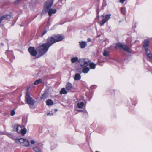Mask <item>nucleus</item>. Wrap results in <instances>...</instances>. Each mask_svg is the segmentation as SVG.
<instances>
[{"instance_id":"nucleus-1","label":"nucleus","mask_w":152,"mask_h":152,"mask_svg":"<svg viewBox=\"0 0 152 152\" xmlns=\"http://www.w3.org/2000/svg\"><path fill=\"white\" fill-rule=\"evenodd\" d=\"M46 41V43L39 45L37 48L38 52H43V54H45L48 51L49 48L53 44L52 41L50 40L48 37L47 38Z\"/></svg>"},{"instance_id":"nucleus-2","label":"nucleus","mask_w":152,"mask_h":152,"mask_svg":"<svg viewBox=\"0 0 152 152\" xmlns=\"http://www.w3.org/2000/svg\"><path fill=\"white\" fill-rule=\"evenodd\" d=\"M49 39L54 44L56 42L62 41L64 39V36L62 34H56L48 37Z\"/></svg>"},{"instance_id":"nucleus-3","label":"nucleus","mask_w":152,"mask_h":152,"mask_svg":"<svg viewBox=\"0 0 152 152\" xmlns=\"http://www.w3.org/2000/svg\"><path fill=\"white\" fill-rule=\"evenodd\" d=\"M32 86L30 85L26 89L25 96V101L26 103L29 105H33L35 104L34 100L31 97L29 94L28 91L30 89H31Z\"/></svg>"},{"instance_id":"nucleus-4","label":"nucleus","mask_w":152,"mask_h":152,"mask_svg":"<svg viewBox=\"0 0 152 152\" xmlns=\"http://www.w3.org/2000/svg\"><path fill=\"white\" fill-rule=\"evenodd\" d=\"M115 48V49L119 48L120 49H122L125 51L131 53L130 49L129 47L126 45L123 44L120 42L116 43Z\"/></svg>"},{"instance_id":"nucleus-5","label":"nucleus","mask_w":152,"mask_h":152,"mask_svg":"<svg viewBox=\"0 0 152 152\" xmlns=\"http://www.w3.org/2000/svg\"><path fill=\"white\" fill-rule=\"evenodd\" d=\"M111 15V14H106L105 15H104V14L102 15L101 17L102 19L100 22V26H104V23L107 21L110 18Z\"/></svg>"},{"instance_id":"nucleus-6","label":"nucleus","mask_w":152,"mask_h":152,"mask_svg":"<svg viewBox=\"0 0 152 152\" xmlns=\"http://www.w3.org/2000/svg\"><path fill=\"white\" fill-rule=\"evenodd\" d=\"M54 0H47L44 3V9L45 12H47L48 10L50 9L53 2Z\"/></svg>"},{"instance_id":"nucleus-7","label":"nucleus","mask_w":152,"mask_h":152,"mask_svg":"<svg viewBox=\"0 0 152 152\" xmlns=\"http://www.w3.org/2000/svg\"><path fill=\"white\" fill-rule=\"evenodd\" d=\"M90 61L88 59H80L79 61V62L81 67H83L85 66H88L89 62Z\"/></svg>"},{"instance_id":"nucleus-8","label":"nucleus","mask_w":152,"mask_h":152,"mask_svg":"<svg viewBox=\"0 0 152 152\" xmlns=\"http://www.w3.org/2000/svg\"><path fill=\"white\" fill-rule=\"evenodd\" d=\"M28 50L31 56H35L37 54V51L34 47H30L28 49Z\"/></svg>"},{"instance_id":"nucleus-9","label":"nucleus","mask_w":152,"mask_h":152,"mask_svg":"<svg viewBox=\"0 0 152 152\" xmlns=\"http://www.w3.org/2000/svg\"><path fill=\"white\" fill-rule=\"evenodd\" d=\"M150 41L148 39H145L142 42V46L145 50H149L148 48Z\"/></svg>"},{"instance_id":"nucleus-10","label":"nucleus","mask_w":152,"mask_h":152,"mask_svg":"<svg viewBox=\"0 0 152 152\" xmlns=\"http://www.w3.org/2000/svg\"><path fill=\"white\" fill-rule=\"evenodd\" d=\"M6 53H7V57L9 58L10 61L11 62L12 61V60L15 59V57L14 56L13 52L12 51H7Z\"/></svg>"},{"instance_id":"nucleus-11","label":"nucleus","mask_w":152,"mask_h":152,"mask_svg":"<svg viewBox=\"0 0 152 152\" xmlns=\"http://www.w3.org/2000/svg\"><path fill=\"white\" fill-rule=\"evenodd\" d=\"M145 54L146 56L151 60H152V54L150 50L145 51Z\"/></svg>"},{"instance_id":"nucleus-12","label":"nucleus","mask_w":152,"mask_h":152,"mask_svg":"<svg viewBox=\"0 0 152 152\" xmlns=\"http://www.w3.org/2000/svg\"><path fill=\"white\" fill-rule=\"evenodd\" d=\"M56 11L57 10L55 9H52L50 8L47 11V12H48L49 15L50 16L52 15L53 14L55 13Z\"/></svg>"},{"instance_id":"nucleus-13","label":"nucleus","mask_w":152,"mask_h":152,"mask_svg":"<svg viewBox=\"0 0 152 152\" xmlns=\"http://www.w3.org/2000/svg\"><path fill=\"white\" fill-rule=\"evenodd\" d=\"M88 66H85L83 67H82L83 69L82 70V73L85 74L87 73L90 70V68Z\"/></svg>"},{"instance_id":"nucleus-14","label":"nucleus","mask_w":152,"mask_h":152,"mask_svg":"<svg viewBox=\"0 0 152 152\" xmlns=\"http://www.w3.org/2000/svg\"><path fill=\"white\" fill-rule=\"evenodd\" d=\"M12 127L13 129V130L17 132L18 133H19V131H18V129L19 127L21 129V126L20 125H18L17 124H15L14 125L12 126Z\"/></svg>"},{"instance_id":"nucleus-15","label":"nucleus","mask_w":152,"mask_h":152,"mask_svg":"<svg viewBox=\"0 0 152 152\" xmlns=\"http://www.w3.org/2000/svg\"><path fill=\"white\" fill-rule=\"evenodd\" d=\"M74 79L75 80L78 81L81 78V76L80 73H76L75 74L74 77Z\"/></svg>"},{"instance_id":"nucleus-16","label":"nucleus","mask_w":152,"mask_h":152,"mask_svg":"<svg viewBox=\"0 0 152 152\" xmlns=\"http://www.w3.org/2000/svg\"><path fill=\"white\" fill-rule=\"evenodd\" d=\"M73 86L72 83L69 82H68L66 85V88L67 90L69 91L72 89Z\"/></svg>"},{"instance_id":"nucleus-17","label":"nucleus","mask_w":152,"mask_h":152,"mask_svg":"<svg viewBox=\"0 0 152 152\" xmlns=\"http://www.w3.org/2000/svg\"><path fill=\"white\" fill-rule=\"evenodd\" d=\"M80 47L82 49L84 48L87 45V43L86 41H81L79 42Z\"/></svg>"},{"instance_id":"nucleus-18","label":"nucleus","mask_w":152,"mask_h":152,"mask_svg":"<svg viewBox=\"0 0 152 152\" xmlns=\"http://www.w3.org/2000/svg\"><path fill=\"white\" fill-rule=\"evenodd\" d=\"M100 11V9L99 8V5H98L97 7V8L96 9V15L97 16L96 17V18L95 19L96 20H99V13Z\"/></svg>"},{"instance_id":"nucleus-19","label":"nucleus","mask_w":152,"mask_h":152,"mask_svg":"<svg viewBox=\"0 0 152 152\" xmlns=\"http://www.w3.org/2000/svg\"><path fill=\"white\" fill-rule=\"evenodd\" d=\"M20 131H19V134L21 133L22 135L24 136L26 133L27 132V129L25 128L22 129L21 127V129Z\"/></svg>"},{"instance_id":"nucleus-20","label":"nucleus","mask_w":152,"mask_h":152,"mask_svg":"<svg viewBox=\"0 0 152 152\" xmlns=\"http://www.w3.org/2000/svg\"><path fill=\"white\" fill-rule=\"evenodd\" d=\"M46 104L48 106H52L53 104V101L51 99H48L46 101Z\"/></svg>"},{"instance_id":"nucleus-21","label":"nucleus","mask_w":152,"mask_h":152,"mask_svg":"<svg viewBox=\"0 0 152 152\" xmlns=\"http://www.w3.org/2000/svg\"><path fill=\"white\" fill-rule=\"evenodd\" d=\"M3 19L8 20L10 19L11 16L10 15H5L2 16Z\"/></svg>"},{"instance_id":"nucleus-22","label":"nucleus","mask_w":152,"mask_h":152,"mask_svg":"<svg viewBox=\"0 0 152 152\" xmlns=\"http://www.w3.org/2000/svg\"><path fill=\"white\" fill-rule=\"evenodd\" d=\"M67 93V91L66 90L65 88H62L60 91V94L61 95L63 94H66Z\"/></svg>"},{"instance_id":"nucleus-23","label":"nucleus","mask_w":152,"mask_h":152,"mask_svg":"<svg viewBox=\"0 0 152 152\" xmlns=\"http://www.w3.org/2000/svg\"><path fill=\"white\" fill-rule=\"evenodd\" d=\"M89 65L90 69H94L96 68V64L92 62L89 63Z\"/></svg>"},{"instance_id":"nucleus-24","label":"nucleus","mask_w":152,"mask_h":152,"mask_svg":"<svg viewBox=\"0 0 152 152\" xmlns=\"http://www.w3.org/2000/svg\"><path fill=\"white\" fill-rule=\"evenodd\" d=\"M84 105V103L83 102H80L77 103V107L79 108H82Z\"/></svg>"},{"instance_id":"nucleus-25","label":"nucleus","mask_w":152,"mask_h":152,"mask_svg":"<svg viewBox=\"0 0 152 152\" xmlns=\"http://www.w3.org/2000/svg\"><path fill=\"white\" fill-rule=\"evenodd\" d=\"M71 60V62L73 63H75L78 61H79L78 58L76 57L72 58Z\"/></svg>"},{"instance_id":"nucleus-26","label":"nucleus","mask_w":152,"mask_h":152,"mask_svg":"<svg viewBox=\"0 0 152 152\" xmlns=\"http://www.w3.org/2000/svg\"><path fill=\"white\" fill-rule=\"evenodd\" d=\"M42 80L41 79H39L36 80L34 82L33 84L36 85L41 83H42Z\"/></svg>"},{"instance_id":"nucleus-27","label":"nucleus","mask_w":152,"mask_h":152,"mask_svg":"<svg viewBox=\"0 0 152 152\" xmlns=\"http://www.w3.org/2000/svg\"><path fill=\"white\" fill-rule=\"evenodd\" d=\"M25 139L23 138H17L15 140L16 142H19L20 143H23L24 142V141H25Z\"/></svg>"},{"instance_id":"nucleus-28","label":"nucleus","mask_w":152,"mask_h":152,"mask_svg":"<svg viewBox=\"0 0 152 152\" xmlns=\"http://www.w3.org/2000/svg\"><path fill=\"white\" fill-rule=\"evenodd\" d=\"M25 140L24 141V142L23 143L24 145L26 147H28L29 146L30 143L29 141L26 139H25Z\"/></svg>"},{"instance_id":"nucleus-29","label":"nucleus","mask_w":152,"mask_h":152,"mask_svg":"<svg viewBox=\"0 0 152 152\" xmlns=\"http://www.w3.org/2000/svg\"><path fill=\"white\" fill-rule=\"evenodd\" d=\"M121 11L124 15H126V9L125 7H121Z\"/></svg>"},{"instance_id":"nucleus-30","label":"nucleus","mask_w":152,"mask_h":152,"mask_svg":"<svg viewBox=\"0 0 152 152\" xmlns=\"http://www.w3.org/2000/svg\"><path fill=\"white\" fill-rule=\"evenodd\" d=\"M131 100L132 102V104L135 106L136 104V102L137 101L136 98H134L133 99L131 98Z\"/></svg>"},{"instance_id":"nucleus-31","label":"nucleus","mask_w":152,"mask_h":152,"mask_svg":"<svg viewBox=\"0 0 152 152\" xmlns=\"http://www.w3.org/2000/svg\"><path fill=\"white\" fill-rule=\"evenodd\" d=\"M33 149L36 152H42L41 150L37 147L34 148Z\"/></svg>"},{"instance_id":"nucleus-32","label":"nucleus","mask_w":152,"mask_h":152,"mask_svg":"<svg viewBox=\"0 0 152 152\" xmlns=\"http://www.w3.org/2000/svg\"><path fill=\"white\" fill-rule=\"evenodd\" d=\"M83 114V115L86 118L88 117V113L86 110H84V111Z\"/></svg>"},{"instance_id":"nucleus-33","label":"nucleus","mask_w":152,"mask_h":152,"mask_svg":"<svg viewBox=\"0 0 152 152\" xmlns=\"http://www.w3.org/2000/svg\"><path fill=\"white\" fill-rule=\"evenodd\" d=\"M76 70L77 72L79 73L80 74L82 72V69L80 68H76Z\"/></svg>"},{"instance_id":"nucleus-34","label":"nucleus","mask_w":152,"mask_h":152,"mask_svg":"<svg viewBox=\"0 0 152 152\" xmlns=\"http://www.w3.org/2000/svg\"><path fill=\"white\" fill-rule=\"evenodd\" d=\"M109 53L107 51H104L103 53V55L105 57L108 56Z\"/></svg>"},{"instance_id":"nucleus-35","label":"nucleus","mask_w":152,"mask_h":152,"mask_svg":"<svg viewBox=\"0 0 152 152\" xmlns=\"http://www.w3.org/2000/svg\"><path fill=\"white\" fill-rule=\"evenodd\" d=\"M107 5L106 1L105 0H103L102 4V9H103V7L106 6Z\"/></svg>"},{"instance_id":"nucleus-36","label":"nucleus","mask_w":152,"mask_h":152,"mask_svg":"<svg viewBox=\"0 0 152 152\" xmlns=\"http://www.w3.org/2000/svg\"><path fill=\"white\" fill-rule=\"evenodd\" d=\"M41 53L40 54H38L36 57V58H39L42 55H44L45 54H43V52L41 51L40 52Z\"/></svg>"},{"instance_id":"nucleus-37","label":"nucleus","mask_w":152,"mask_h":152,"mask_svg":"<svg viewBox=\"0 0 152 152\" xmlns=\"http://www.w3.org/2000/svg\"><path fill=\"white\" fill-rule=\"evenodd\" d=\"M2 134H3L6 135L7 136H9V137H11V136H12V134L10 133H7L5 134L3 132L2 133Z\"/></svg>"},{"instance_id":"nucleus-38","label":"nucleus","mask_w":152,"mask_h":152,"mask_svg":"<svg viewBox=\"0 0 152 152\" xmlns=\"http://www.w3.org/2000/svg\"><path fill=\"white\" fill-rule=\"evenodd\" d=\"M46 93L45 92L44 93V94L41 96V98L42 99H44V98H45L46 97Z\"/></svg>"},{"instance_id":"nucleus-39","label":"nucleus","mask_w":152,"mask_h":152,"mask_svg":"<svg viewBox=\"0 0 152 152\" xmlns=\"http://www.w3.org/2000/svg\"><path fill=\"white\" fill-rule=\"evenodd\" d=\"M15 112L14 110H12L11 112L10 115L12 116H14L15 114Z\"/></svg>"},{"instance_id":"nucleus-40","label":"nucleus","mask_w":152,"mask_h":152,"mask_svg":"<svg viewBox=\"0 0 152 152\" xmlns=\"http://www.w3.org/2000/svg\"><path fill=\"white\" fill-rule=\"evenodd\" d=\"M21 1H22V0H16L14 2V4H18Z\"/></svg>"},{"instance_id":"nucleus-41","label":"nucleus","mask_w":152,"mask_h":152,"mask_svg":"<svg viewBox=\"0 0 152 152\" xmlns=\"http://www.w3.org/2000/svg\"><path fill=\"white\" fill-rule=\"evenodd\" d=\"M47 30L46 29L45 30V31H44L42 32V34H41V37H42L43 36V35L47 33Z\"/></svg>"},{"instance_id":"nucleus-42","label":"nucleus","mask_w":152,"mask_h":152,"mask_svg":"<svg viewBox=\"0 0 152 152\" xmlns=\"http://www.w3.org/2000/svg\"><path fill=\"white\" fill-rule=\"evenodd\" d=\"M52 144H53V143H51V150H53V149L55 148L57 146L56 145H55L54 147H53L52 146Z\"/></svg>"},{"instance_id":"nucleus-43","label":"nucleus","mask_w":152,"mask_h":152,"mask_svg":"<svg viewBox=\"0 0 152 152\" xmlns=\"http://www.w3.org/2000/svg\"><path fill=\"white\" fill-rule=\"evenodd\" d=\"M47 114L48 116L50 115V116H51L53 115V113H50V112L48 113Z\"/></svg>"},{"instance_id":"nucleus-44","label":"nucleus","mask_w":152,"mask_h":152,"mask_svg":"<svg viewBox=\"0 0 152 152\" xmlns=\"http://www.w3.org/2000/svg\"><path fill=\"white\" fill-rule=\"evenodd\" d=\"M85 110V109H84L83 110L79 109V110H77L78 111H79V112H82V113H83V112L84 111V110Z\"/></svg>"},{"instance_id":"nucleus-45","label":"nucleus","mask_w":152,"mask_h":152,"mask_svg":"<svg viewBox=\"0 0 152 152\" xmlns=\"http://www.w3.org/2000/svg\"><path fill=\"white\" fill-rule=\"evenodd\" d=\"M30 142L31 144H33L35 143V141L33 140H31Z\"/></svg>"},{"instance_id":"nucleus-46","label":"nucleus","mask_w":152,"mask_h":152,"mask_svg":"<svg viewBox=\"0 0 152 152\" xmlns=\"http://www.w3.org/2000/svg\"><path fill=\"white\" fill-rule=\"evenodd\" d=\"M4 20L2 18V16H1L0 18V24L1 23V22H2V20Z\"/></svg>"},{"instance_id":"nucleus-47","label":"nucleus","mask_w":152,"mask_h":152,"mask_svg":"<svg viewBox=\"0 0 152 152\" xmlns=\"http://www.w3.org/2000/svg\"><path fill=\"white\" fill-rule=\"evenodd\" d=\"M125 0H120V2L121 3H123L125 1Z\"/></svg>"},{"instance_id":"nucleus-48","label":"nucleus","mask_w":152,"mask_h":152,"mask_svg":"<svg viewBox=\"0 0 152 152\" xmlns=\"http://www.w3.org/2000/svg\"><path fill=\"white\" fill-rule=\"evenodd\" d=\"M87 40H88V42H90L91 41V39L90 38H88L87 39Z\"/></svg>"},{"instance_id":"nucleus-49","label":"nucleus","mask_w":152,"mask_h":152,"mask_svg":"<svg viewBox=\"0 0 152 152\" xmlns=\"http://www.w3.org/2000/svg\"><path fill=\"white\" fill-rule=\"evenodd\" d=\"M54 111L56 112L58 111V110L57 109H54Z\"/></svg>"},{"instance_id":"nucleus-50","label":"nucleus","mask_w":152,"mask_h":152,"mask_svg":"<svg viewBox=\"0 0 152 152\" xmlns=\"http://www.w3.org/2000/svg\"><path fill=\"white\" fill-rule=\"evenodd\" d=\"M44 13V12L43 11H42L41 12V15H43V14Z\"/></svg>"},{"instance_id":"nucleus-51","label":"nucleus","mask_w":152,"mask_h":152,"mask_svg":"<svg viewBox=\"0 0 152 152\" xmlns=\"http://www.w3.org/2000/svg\"><path fill=\"white\" fill-rule=\"evenodd\" d=\"M1 45H2V46H3L4 45V43H1Z\"/></svg>"},{"instance_id":"nucleus-52","label":"nucleus","mask_w":152,"mask_h":152,"mask_svg":"<svg viewBox=\"0 0 152 152\" xmlns=\"http://www.w3.org/2000/svg\"><path fill=\"white\" fill-rule=\"evenodd\" d=\"M22 104L24 105L25 104V103H22Z\"/></svg>"},{"instance_id":"nucleus-53","label":"nucleus","mask_w":152,"mask_h":152,"mask_svg":"<svg viewBox=\"0 0 152 152\" xmlns=\"http://www.w3.org/2000/svg\"><path fill=\"white\" fill-rule=\"evenodd\" d=\"M30 108H31V107H30Z\"/></svg>"}]
</instances>
